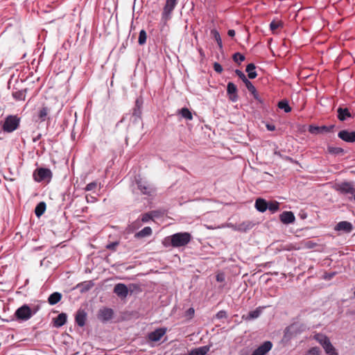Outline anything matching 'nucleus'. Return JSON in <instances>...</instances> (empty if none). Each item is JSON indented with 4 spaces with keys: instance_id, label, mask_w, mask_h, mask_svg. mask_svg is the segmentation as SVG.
<instances>
[{
    "instance_id": "obj_1",
    "label": "nucleus",
    "mask_w": 355,
    "mask_h": 355,
    "mask_svg": "<svg viewBox=\"0 0 355 355\" xmlns=\"http://www.w3.org/2000/svg\"><path fill=\"white\" fill-rule=\"evenodd\" d=\"M21 119L17 115H8L5 118L0 130V139H3L5 133H11L19 127Z\"/></svg>"
},
{
    "instance_id": "obj_17",
    "label": "nucleus",
    "mask_w": 355,
    "mask_h": 355,
    "mask_svg": "<svg viewBox=\"0 0 355 355\" xmlns=\"http://www.w3.org/2000/svg\"><path fill=\"white\" fill-rule=\"evenodd\" d=\"M336 231H342L345 233H349L353 230V225L348 221H340L335 227Z\"/></svg>"
},
{
    "instance_id": "obj_27",
    "label": "nucleus",
    "mask_w": 355,
    "mask_h": 355,
    "mask_svg": "<svg viewBox=\"0 0 355 355\" xmlns=\"http://www.w3.org/2000/svg\"><path fill=\"white\" fill-rule=\"evenodd\" d=\"M255 69L256 67L254 63H250L247 65L245 71L248 73V76L250 79H254L257 76Z\"/></svg>"
},
{
    "instance_id": "obj_32",
    "label": "nucleus",
    "mask_w": 355,
    "mask_h": 355,
    "mask_svg": "<svg viewBox=\"0 0 355 355\" xmlns=\"http://www.w3.org/2000/svg\"><path fill=\"white\" fill-rule=\"evenodd\" d=\"M278 107L281 110H284V111L286 113H288L291 111V107L288 104V101L286 99L282 100L278 103Z\"/></svg>"
},
{
    "instance_id": "obj_8",
    "label": "nucleus",
    "mask_w": 355,
    "mask_h": 355,
    "mask_svg": "<svg viewBox=\"0 0 355 355\" xmlns=\"http://www.w3.org/2000/svg\"><path fill=\"white\" fill-rule=\"evenodd\" d=\"M337 190L343 194H349L354 198L355 188L352 182H345L337 185Z\"/></svg>"
},
{
    "instance_id": "obj_61",
    "label": "nucleus",
    "mask_w": 355,
    "mask_h": 355,
    "mask_svg": "<svg viewBox=\"0 0 355 355\" xmlns=\"http://www.w3.org/2000/svg\"><path fill=\"white\" fill-rule=\"evenodd\" d=\"M275 155H280V153H278V152H275Z\"/></svg>"
},
{
    "instance_id": "obj_60",
    "label": "nucleus",
    "mask_w": 355,
    "mask_h": 355,
    "mask_svg": "<svg viewBox=\"0 0 355 355\" xmlns=\"http://www.w3.org/2000/svg\"><path fill=\"white\" fill-rule=\"evenodd\" d=\"M294 327H295V325H291V326H290V327L288 328V329H287V330H288V331L291 330V329H293L294 328Z\"/></svg>"
},
{
    "instance_id": "obj_52",
    "label": "nucleus",
    "mask_w": 355,
    "mask_h": 355,
    "mask_svg": "<svg viewBox=\"0 0 355 355\" xmlns=\"http://www.w3.org/2000/svg\"><path fill=\"white\" fill-rule=\"evenodd\" d=\"M266 127L269 131H274L275 130V125L271 123H267Z\"/></svg>"
},
{
    "instance_id": "obj_39",
    "label": "nucleus",
    "mask_w": 355,
    "mask_h": 355,
    "mask_svg": "<svg viewBox=\"0 0 355 355\" xmlns=\"http://www.w3.org/2000/svg\"><path fill=\"white\" fill-rule=\"evenodd\" d=\"M252 227V223L250 222L242 223L239 225L238 230L239 231L246 232L247 230L251 229Z\"/></svg>"
},
{
    "instance_id": "obj_50",
    "label": "nucleus",
    "mask_w": 355,
    "mask_h": 355,
    "mask_svg": "<svg viewBox=\"0 0 355 355\" xmlns=\"http://www.w3.org/2000/svg\"><path fill=\"white\" fill-rule=\"evenodd\" d=\"M214 69L217 73H221L223 71L222 66L219 63H218V62H214Z\"/></svg>"
},
{
    "instance_id": "obj_56",
    "label": "nucleus",
    "mask_w": 355,
    "mask_h": 355,
    "mask_svg": "<svg viewBox=\"0 0 355 355\" xmlns=\"http://www.w3.org/2000/svg\"><path fill=\"white\" fill-rule=\"evenodd\" d=\"M240 355H250V354L248 350L243 349L240 352Z\"/></svg>"
},
{
    "instance_id": "obj_4",
    "label": "nucleus",
    "mask_w": 355,
    "mask_h": 355,
    "mask_svg": "<svg viewBox=\"0 0 355 355\" xmlns=\"http://www.w3.org/2000/svg\"><path fill=\"white\" fill-rule=\"evenodd\" d=\"M314 338L322 346L327 355H338L336 348L333 346L329 338L327 336L322 334H318L315 335Z\"/></svg>"
},
{
    "instance_id": "obj_47",
    "label": "nucleus",
    "mask_w": 355,
    "mask_h": 355,
    "mask_svg": "<svg viewBox=\"0 0 355 355\" xmlns=\"http://www.w3.org/2000/svg\"><path fill=\"white\" fill-rule=\"evenodd\" d=\"M119 244V243L117 242V241L112 242V243H110L107 244L106 245V248L108 249V250H115L116 246H118Z\"/></svg>"
},
{
    "instance_id": "obj_18",
    "label": "nucleus",
    "mask_w": 355,
    "mask_h": 355,
    "mask_svg": "<svg viewBox=\"0 0 355 355\" xmlns=\"http://www.w3.org/2000/svg\"><path fill=\"white\" fill-rule=\"evenodd\" d=\"M50 110L51 109L49 107L43 105L42 107L37 111V121L40 122L45 121L47 119L49 114L50 113Z\"/></svg>"
},
{
    "instance_id": "obj_26",
    "label": "nucleus",
    "mask_w": 355,
    "mask_h": 355,
    "mask_svg": "<svg viewBox=\"0 0 355 355\" xmlns=\"http://www.w3.org/2000/svg\"><path fill=\"white\" fill-rule=\"evenodd\" d=\"M152 229L150 227H145L141 231L135 234V237L137 239L149 236L152 234Z\"/></svg>"
},
{
    "instance_id": "obj_19",
    "label": "nucleus",
    "mask_w": 355,
    "mask_h": 355,
    "mask_svg": "<svg viewBox=\"0 0 355 355\" xmlns=\"http://www.w3.org/2000/svg\"><path fill=\"white\" fill-rule=\"evenodd\" d=\"M279 219L284 224H290L295 221V217L292 211H284L279 215Z\"/></svg>"
},
{
    "instance_id": "obj_33",
    "label": "nucleus",
    "mask_w": 355,
    "mask_h": 355,
    "mask_svg": "<svg viewBox=\"0 0 355 355\" xmlns=\"http://www.w3.org/2000/svg\"><path fill=\"white\" fill-rule=\"evenodd\" d=\"M155 216H157V211H153L147 212L141 216V220L143 223H147L150 220H152Z\"/></svg>"
},
{
    "instance_id": "obj_2",
    "label": "nucleus",
    "mask_w": 355,
    "mask_h": 355,
    "mask_svg": "<svg viewBox=\"0 0 355 355\" xmlns=\"http://www.w3.org/2000/svg\"><path fill=\"white\" fill-rule=\"evenodd\" d=\"M191 239L192 236L189 232H178L166 237L165 243L169 241L173 248H180L187 245Z\"/></svg>"
},
{
    "instance_id": "obj_43",
    "label": "nucleus",
    "mask_w": 355,
    "mask_h": 355,
    "mask_svg": "<svg viewBox=\"0 0 355 355\" xmlns=\"http://www.w3.org/2000/svg\"><path fill=\"white\" fill-rule=\"evenodd\" d=\"M254 98L257 101V103L260 105L261 107H264L263 101L259 97L257 92L252 94Z\"/></svg>"
},
{
    "instance_id": "obj_10",
    "label": "nucleus",
    "mask_w": 355,
    "mask_h": 355,
    "mask_svg": "<svg viewBox=\"0 0 355 355\" xmlns=\"http://www.w3.org/2000/svg\"><path fill=\"white\" fill-rule=\"evenodd\" d=\"M136 184L141 193L144 195L150 196L154 191L150 185L146 181L140 179L136 180Z\"/></svg>"
},
{
    "instance_id": "obj_53",
    "label": "nucleus",
    "mask_w": 355,
    "mask_h": 355,
    "mask_svg": "<svg viewBox=\"0 0 355 355\" xmlns=\"http://www.w3.org/2000/svg\"><path fill=\"white\" fill-rule=\"evenodd\" d=\"M198 52L200 53L201 61H202L205 58V53L201 48L198 49Z\"/></svg>"
},
{
    "instance_id": "obj_23",
    "label": "nucleus",
    "mask_w": 355,
    "mask_h": 355,
    "mask_svg": "<svg viewBox=\"0 0 355 355\" xmlns=\"http://www.w3.org/2000/svg\"><path fill=\"white\" fill-rule=\"evenodd\" d=\"M255 208L260 212H264L268 209V202L263 198H257L255 201Z\"/></svg>"
},
{
    "instance_id": "obj_7",
    "label": "nucleus",
    "mask_w": 355,
    "mask_h": 355,
    "mask_svg": "<svg viewBox=\"0 0 355 355\" xmlns=\"http://www.w3.org/2000/svg\"><path fill=\"white\" fill-rule=\"evenodd\" d=\"M143 103L144 101L141 98H137L135 101V105L132 112V117L134 118L132 121L133 123H137L141 121Z\"/></svg>"
},
{
    "instance_id": "obj_51",
    "label": "nucleus",
    "mask_w": 355,
    "mask_h": 355,
    "mask_svg": "<svg viewBox=\"0 0 355 355\" xmlns=\"http://www.w3.org/2000/svg\"><path fill=\"white\" fill-rule=\"evenodd\" d=\"M86 200L87 202H94L96 201V198L94 196L87 195L86 196Z\"/></svg>"
},
{
    "instance_id": "obj_59",
    "label": "nucleus",
    "mask_w": 355,
    "mask_h": 355,
    "mask_svg": "<svg viewBox=\"0 0 355 355\" xmlns=\"http://www.w3.org/2000/svg\"><path fill=\"white\" fill-rule=\"evenodd\" d=\"M335 272H332V273H330L328 275V277L329 279H331V277H333L334 275H335Z\"/></svg>"
},
{
    "instance_id": "obj_25",
    "label": "nucleus",
    "mask_w": 355,
    "mask_h": 355,
    "mask_svg": "<svg viewBox=\"0 0 355 355\" xmlns=\"http://www.w3.org/2000/svg\"><path fill=\"white\" fill-rule=\"evenodd\" d=\"M62 299V294L58 292H55L51 294L48 298V302L51 305H54L58 303Z\"/></svg>"
},
{
    "instance_id": "obj_49",
    "label": "nucleus",
    "mask_w": 355,
    "mask_h": 355,
    "mask_svg": "<svg viewBox=\"0 0 355 355\" xmlns=\"http://www.w3.org/2000/svg\"><path fill=\"white\" fill-rule=\"evenodd\" d=\"M216 318L223 319L227 318V313L225 311H220L216 315Z\"/></svg>"
},
{
    "instance_id": "obj_35",
    "label": "nucleus",
    "mask_w": 355,
    "mask_h": 355,
    "mask_svg": "<svg viewBox=\"0 0 355 355\" xmlns=\"http://www.w3.org/2000/svg\"><path fill=\"white\" fill-rule=\"evenodd\" d=\"M261 311L259 309L249 312L248 315L245 318L247 320L257 318L260 315Z\"/></svg>"
},
{
    "instance_id": "obj_38",
    "label": "nucleus",
    "mask_w": 355,
    "mask_h": 355,
    "mask_svg": "<svg viewBox=\"0 0 355 355\" xmlns=\"http://www.w3.org/2000/svg\"><path fill=\"white\" fill-rule=\"evenodd\" d=\"M232 59L235 62L241 64V62L244 61L245 58L240 53H235L232 56Z\"/></svg>"
},
{
    "instance_id": "obj_46",
    "label": "nucleus",
    "mask_w": 355,
    "mask_h": 355,
    "mask_svg": "<svg viewBox=\"0 0 355 355\" xmlns=\"http://www.w3.org/2000/svg\"><path fill=\"white\" fill-rule=\"evenodd\" d=\"M306 355H320V350L318 347H312L309 350Z\"/></svg>"
},
{
    "instance_id": "obj_12",
    "label": "nucleus",
    "mask_w": 355,
    "mask_h": 355,
    "mask_svg": "<svg viewBox=\"0 0 355 355\" xmlns=\"http://www.w3.org/2000/svg\"><path fill=\"white\" fill-rule=\"evenodd\" d=\"M338 137L343 141L347 143L355 142V131L341 130L338 132Z\"/></svg>"
},
{
    "instance_id": "obj_6",
    "label": "nucleus",
    "mask_w": 355,
    "mask_h": 355,
    "mask_svg": "<svg viewBox=\"0 0 355 355\" xmlns=\"http://www.w3.org/2000/svg\"><path fill=\"white\" fill-rule=\"evenodd\" d=\"M177 5V0H166L162 13V19L167 21L171 18L172 12Z\"/></svg>"
},
{
    "instance_id": "obj_54",
    "label": "nucleus",
    "mask_w": 355,
    "mask_h": 355,
    "mask_svg": "<svg viewBox=\"0 0 355 355\" xmlns=\"http://www.w3.org/2000/svg\"><path fill=\"white\" fill-rule=\"evenodd\" d=\"M216 280H217V282H220L224 281L223 275H216Z\"/></svg>"
},
{
    "instance_id": "obj_48",
    "label": "nucleus",
    "mask_w": 355,
    "mask_h": 355,
    "mask_svg": "<svg viewBox=\"0 0 355 355\" xmlns=\"http://www.w3.org/2000/svg\"><path fill=\"white\" fill-rule=\"evenodd\" d=\"M80 286H82L81 291L85 292L89 291L92 288V284L90 282H89L85 284H81Z\"/></svg>"
},
{
    "instance_id": "obj_36",
    "label": "nucleus",
    "mask_w": 355,
    "mask_h": 355,
    "mask_svg": "<svg viewBox=\"0 0 355 355\" xmlns=\"http://www.w3.org/2000/svg\"><path fill=\"white\" fill-rule=\"evenodd\" d=\"M147 34L144 30L139 32L138 43L139 45H144L146 42Z\"/></svg>"
},
{
    "instance_id": "obj_15",
    "label": "nucleus",
    "mask_w": 355,
    "mask_h": 355,
    "mask_svg": "<svg viewBox=\"0 0 355 355\" xmlns=\"http://www.w3.org/2000/svg\"><path fill=\"white\" fill-rule=\"evenodd\" d=\"M114 293L121 298H125L128 295V289L126 285L122 283L116 284L114 288Z\"/></svg>"
},
{
    "instance_id": "obj_45",
    "label": "nucleus",
    "mask_w": 355,
    "mask_h": 355,
    "mask_svg": "<svg viewBox=\"0 0 355 355\" xmlns=\"http://www.w3.org/2000/svg\"><path fill=\"white\" fill-rule=\"evenodd\" d=\"M97 187V183L96 182H92L87 184L85 187V191H92Z\"/></svg>"
},
{
    "instance_id": "obj_57",
    "label": "nucleus",
    "mask_w": 355,
    "mask_h": 355,
    "mask_svg": "<svg viewBox=\"0 0 355 355\" xmlns=\"http://www.w3.org/2000/svg\"><path fill=\"white\" fill-rule=\"evenodd\" d=\"M137 225H140V223L139 220H136L135 221L132 225L131 226L133 227V228H135L137 227Z\"/></svg>"
},
{
    "instance_id": "obj_22",
    "label": "nucleus",
    "mask_w": 355,
    "mask_h": 355,
    "mask_svg": "<svg viewBox=\"0 0 355 355\" xmlns=\"http://www.w3.org/2000/svg\"><path fill=\"white\" fill-rule=\"evenodd\" d=\"M86 313L83 310H78L76 312L75 320L79 327H83L85 324Z\"/></svg>"
},
{
    "instance_id": "obj_30",
    "label": "nucleus",
    "mask_w": 355,
    "mask_h": 355,
    "mask_svg": "<svg viewBox=\"0 0 355 355\" xmlns=\"http://www.w3.org/2000/svg\"><path fill=\"white\" fill-rule=\"evenodd\" d=\"M46 203L44 202H39L35 209V214L37 217L41 216L46 210Z\"/></svg>"
},
{
    "instance_id": "obj_55",
    "label": "nucleus",
    "mask_w": 355,
    "mask_h": 355,
    "mask_svg": "<svg viewBox=\"0 0 355 355\" xmlns=\"http://www.w3.org/2000/svg\"><path fill=\"white\" fill-rule=\"evenodd\" d=\"M227 34L230 37H234L235 35V31L232 29L229 30Z\"/></svg>"
},
{
    "instance_id": "obj_11",
    "label": "nucleus",
    "mask_w": 355,
    "mask_h": 355,
    "mask_svg": "<svg viewBox=\"0 0 355 355\" xmlns=\"http://www.w3.org/2000/svg\"><path fill=\"white\" fill-rule=\"evenodd\" d=\"M238 89L236 85L232 82H229L227 85V93L229 96V99L232 102L237 101L239 98Z\"/></svg>"
},
{
    "instance_id": "obj_5",
    "label": "nucleus",
    "mask_w": 355,
    "mask_h": 355,
    "mask_svg": "<svg viewBox=\"0 0 355 355\" xmlns=\"http://www.w3.org/2000/svg\"><path fill=\"white\" fill-rule=\"evenodd\" d=\"M52 172L47 168H38L35 169L33 173V178L35 182H41L46 180L48 182L52 178Z\"/></svg>"
},
{
    "instance_id": "obj_40",
    "label": "nucleus",
    "mask_w": 355,
    "mask_h": 355,
    "mask_svg": "<svg viewBox=\"0 0 355 355\" xmlns=\"http://www.w3.org/2000/svg\"><path fill=\"white\" fill-rule=\"evenodd\" d=\"M282 26V23L280 21H272L270 24V28L272 31H275L278 28Z\"/></svg>"
},
{
    "instance_id": "obj_44",
    "label": "nucleus",
    "mask_w": 355,
    "mask_h": 355,
    "mask_svg": "<svg viewBox=\"0 0 355 355\" xmlns=\"http://www.w3.org/2000/svg\"><path fill=\"white\" fill-rule=\"evenodd\" d=\"M194 309L193 308H189L184 314V316L188 318V319H191L194 315Z\"/></svg>"
},
{
    "instance_id": "obj_58",
    "label": "nucleus",
    "mask_w": 355,
    "mask_h": 355,
    "mask_svg": "<svg viewBox=\"0 0 355 355\" xmlns=\"http://www.w3.org/2000/svg\"><path fill=\"white\" fill-rule=\"evenodd\" d=\"M40 137H41V135H39L37 137L33 138V140L34 142H35L37 140H39Z\"/></svg>"
},
{
    "instance_id": "obj_29",
    "label": "nucleus",
    "mask_w": 355,
    "mask_h": 355,
    "mask_svg": "<svg viewBox=\"0 0 355 355\" xmlns=\"http://www.w3.org/2000/svg\"><path fill=\"white\" fill-rule=\"evenodd\" d=\"M327 152L334 155H343L345 154V150L340 147H334L329 146L327 147Z\"/></svg>"
},
{
    "instance_id": "obj_20",
    "label": "nucleus",
    "mask_w": 355,
    "mask_h": 355,
    "mask_svg": "<svg viewBox=\"0 0 355 355\" xmlns=\"http://www.w3.org/2000/svg\"><path fill=\"white\" fill-rule=\"evenodd\" d=\"M337 112H338V119L341 121H345L347 118L352 117V114L349 112V109L347 107L343 108V107H339L337 110Z\"/></svg>"
},
{
    "instance_id": "obj_21",
    "label": "nucleus",
    "mask_w": 355,
    "mask_h": 355,
    "mask_svg": "<svg viewBox=\"0 0 355 355\" xmlns=\"http://www.w3.org/2000/svg\"><path fill=\"white\" fill-rule=\"evenodd\" d=\"M67 315L64 313H60L55 318L53 319V327H60L67 322Z\"/></svg>"
},
{
    "instance_id": "obj_34",
    "label": "nucleus",
    "mask_w": 355,
    "mask_h": 355,
    "mask_svg": "<svg viewBox=\"0 0 355 355\" xmlns=\"http://www.w3.org/2000/svg\"><path fill=\"white\" fill-rule=\"evenodd\" d=\"M12 96L18 101H24L26 97V90H19L12 93Z\"/></svg>"
},
{
    "instance_id": "obj_31",
    "label": "nucleus",
    "mask_w": 355,
    "mask_h": 355,
    "mask_svg": "<svg viewBox=\"0 0 355 355\" xmlns=\"http://www.w3.org/2000/svg\"><path fill=\"white\" fill-rule=\"evenodd\" d=\"M211 35L216 40L218 45V47L221 49L223 48V43L218 31L216 29H212L211 31Z\"/></svg>"
},
{
    "instance_id": "obj_37",
    "label": "nucleus",
    "mask_w": 355,
    "mask_h": 355,
    "mask_svg": "<svg viewBox=\"0 0 355 355\" xmlns=\"http://www.w3.org/2000/svg\"><path fill=\"white\" fill-rule=\"evenodd\" d=\"M268 209L272 213L276 212L279 208V204L276 201L270 202L269 203H268Z\"/></svg>"
},
{
    "instance_id": "obj_3",
    "label": "nucleus",
    "mask_w": 355,
    "mask_h": 355,
    "mask_svg": "<svg viewBox=\"0 0 355 355\" xmlns=\"http://www.w3.org/2000/svg\"><path fill=\"white\" fill-rule=\"evenodd\" d=\"M39 310V306H34L31 308L25 304L19 307L15 312L14 316L19 322H25L31 319Z\"/></svg>"
},
{
    "instance_id": "obj_41",
    "label": "nucleus",
    "mask_w": 355,
    "mask_h": 355,
    "mask_svg": "<svg viewBox=\"0 0 355 355\" xmlns=\"http://www.w3.org/2000/svg\"><path fill=\"white\" fill-rule=\"evenodd\" d=\"M244 84H245V87H247V89H248V91L252 94H253L254 93H255L257 92L255 87L253 85V84L249 80L247 82H245Z\"/></svg>"
},
{
    "instance_id": "obj_14",
    "label": "nucleus",
    "mask_w": 355,
    "mask_h": 355,
    "mask_svg": "<svg viewBox=\"0 0 355 355\" xmlns=\"http://www.w3.org/2000/svg\"><path fill=\"white\" fill-rule=\"evenodd\" d=\"M114 315V311L112 309L110 308H103L100 309L98 314V318L103 321L106 322L112 318Z\"/></svg>"
},
{
    "instance_id": "obj_42",
    "label": "nucleus",
    "mask_w": 355,
    "mask_h": 355,
    "mask_svg": "<svg viewBox=\"0 0 355 355\" xmlns=\"http://www.w3.org/2000/svg\"><path fill=\"white\" fill-rule=\"evenodd\" d=\"M235 73L242 80L243 83H245V82H247L248 80V79L246 78L245 75L241 70L236 69Z\"/></svg>"
},
{
    "instance_id": "obj_9",
    "label": "nucleus",
    "mask_w": 355,
    "mask_h": 355,
    "mask_svg": "<svg viewBox=\"0 0 355 355\" xmlns=\"http://www.w3.org/2000/svg\"><path fill=\"white\" fill-rule=\"evenodd\" d=\"M334 128V125H331L329 126L322 125V126H316L314 125H310L309 126V132L313 135H318L322 134L324 132H331Z\"/></svg>"
},
{
    "instance_id": "obj_16",
    "label": "nucleus",
    "mask_w": 355,
    "mask_h": 355,
    "mask_svg": "<svg viewBox=\"0 0 355 355\" xmlns=\"http://www.w3.org/2000/svg\"><path fill=\"white\" fill-rule=\"evenodd\" d=\"M166 334V329L159 328L148 334V338L153 342L159 341Z\"/></svg>"
},
{
    "instance_id": "obj_24",
    "label": "nucleus",
    "mask_w": 355,
    "mask_h": 355,
    "mask_svg": "<svg viewBox=\"0 0 355 355\" xmlns=\"http://www.w3.org/2000/svg\"><path fill=\"white\" fill-rule=\"evenodd\" d=\"M209 346L205 345L191 349L188 355H206L209 351Z\"/></svg>"
},
{
    "instance_id": "obj_28",
    "label": "nucleus",
    "mask_w": 355,
    "mask_h": 355,
    "mask_svg": "<svg viewBox=\"0 0 355 355\" xmlns=\"http://www.w3.org/2000/svg\"><path fill=\"white\" fill-rule=\"evenodd\" d=\"M177 113L178 114H180L182 118L187 120L191 121L193 119V114L187 107H183L180 110H178Z\"/></svg>"
},
{
    "instance_id": "obj_13",
    "label": "nucleus",
    "mask_w": 355,
    "mask_h": 355,
    "mask_svg": "<svg viewBox=\"0 0 355 355\" xmlns=\"http://www.w3.org/2000/svg\"><path fill=\"white\" fill-rule=\"evenodd\" d=\"M272 347V343L270 341H265L252 352V355H266Z\"/></svg>"
}]
</instances>
